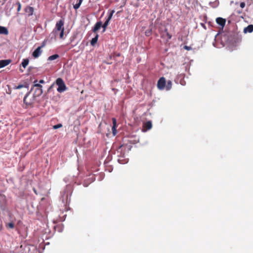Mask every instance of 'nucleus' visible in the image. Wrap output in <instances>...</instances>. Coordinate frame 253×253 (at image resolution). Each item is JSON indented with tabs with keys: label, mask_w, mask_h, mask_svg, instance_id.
<instances>
[{
	"label": "nucleus",
	"mask_w": 253,
	"mask_h": 253,
	"mask_svg": "<svg viewBox=\"0 0 253 253\" xmlns=\"http://www.w3.org/2000/svg\"><path fill=\"white\" fill-rule=\"evenodd\" d=\"M40 84H43L44 83V81L43 80H41L39 82Z\"/></svg>",
	"instance_id": "obj_34"
},
{
	"label": "nucleus",
	"mask_w": 253,
	"mask_h": 253,
	"mask_svg": "<svg viewBox=\"0 0 253 253\" xmlns=\"http://www.w3.org/2000/svg\"><path fill=\"white\" fill-rule=\"evenodd\" d=\"M216 23L221 26L222 28L224 26L225 24V19L221 17H218L216 19Z\"/></svg>",
	"instance_id": "obj_9"
},
{
	"label": "nucleus",
	"mask_w": 253,
	"mask_h": 253,
	"mask_svg": "<svg viewBox=\"0 0 253 253\" xmlns=\"http://www.w3.org/2000/svg\"><path fill=\"white\" fill-rule=\"evenodd\" d=\"M94 175L91 174H89L84 180V186L87 187L90 183L93 182L95 180Z\"/></svg>",
	"instance_id": "obj_4"
},
{
	"label": "nucleus",
	"mask_w": 253,
	"mask_h": 253,
	"mask_svg": "<svg viewBox=\"0 0 253 253\" xmlns=\"http://www.w3.org/2000/svg\"><path fill=\"white\" fill-rule=\"evenodd\" d=\"M102 27V22L98 21L94 25L92 31L94 33H95L97 31H98L101 27Z\"/></svg>",
	"instance_id": "obj_11"
},
{
	"label": "nucleus",
	"mask_w": 253,
	"mask_h": 253,
	"mask_svg": "<svg viewBox=\"0 0 253 253\" xmlns=\"http://www.w3.org/2000/svg\"><path fill=\"white\" fill-rule=\"evenodd\" d=\"M63 25L64 22L62 20H59L56 23L55 28L50 34V36H52L51 38H53V37L55 38L59 33L64 29Z\"/></svg>",
	"instance_id": "obj_1"
},
{
	"label": "nucleus",
	"mask_w": 253,
	"mask_h": 253,
	"mask_svg": "<svg viewBox=\"0 0 253 253\" xmlns=\"http://www.w3.org/2000/svg\"><path fill=\"white\" fill-rule=\"evenodd\" d=\"M42 53L41 47L39 46L33 52V56L34 58H38Z\"/></svg>",
	"instance_id": "obj_6"
},
{
	"label": "nucleus",
	"mask_w": 253,
	"mask_h": 253,
	"mask_svg": "<svg viewBox=\"0 0 253 253\" xmlns=\"http://www.w3.org/2000/svg\"><path fill=\"white\" fill-rule=\"evenodd\" d=\"M82 3V2H80V1H79V2L77 3L74 5V9H78L80 7Z\"/></svg>",
	"instance_id": "obj_24"
},
{
	"label": "nucleus",
	"mask_w": 253,
	"mask_h": 253,
	"mask_svg": "<svg viewBox=\"0 0 253 253\" xmlns=\"http://www.w3.org/2000/svg\"><path fill=\"white\" fill-rule=\"evenodd\" d=\"M20 71L21 72H23V70H21V69H20Z\"/></svg>",
	"instance_id": "obj_39"
},
{
	"label": "nucleus",
	"mask_w": 253,
	"mask_h": 253,
	"mask_svg": "<svg viewBox=\"0 0 253 253\" xmlns=\"http://www.w3.org/2000/svg\"><path fill=\"white\" fill-rule=\"evenodd\" d=\"M167 36L169 39H170L171 37V35H170L168 33H167Z\"/></svg>",
	"instance_id": "obj_35"
},
{
	"label": "nucleus",
	"mask_w": 253,
	"mask_h": 253,
	"mask_svg": "<svg viewBox=\"0 0 253 253\" xmlns=\"http://www.w3.org/2000/svg\"><path fill=\"white\" fill-rule=\"evenodd\" d=\"M112 120H113V126H112V129L113 133L115 135H116V134L117 133V130H116V128L117 122H116V120L115 118H113Z\"/></svg>",
	"instance_id": "obj_16"
},
{
	"label": "nucleus",
	"mask_w": 253,
	"mask_h": 253,
	"mask_svg": "<svg viewBox=\"0 0 253 253\" xmlns=\"http://www.w3.org/2000/svg\"><path fill=\"white\" fill-rule=\"evenodd\" d=\"M218 35H219V34H218V33H217V34L216 35V36H215V38H216V37L218 36Z\"/></svg>",
	"instance_id": "obj_38"
},
{
	"label": "nucleus",
	"mask_w": 253,
	"mask_h": 253,
	"mask_svg": "<svg viewBox=\"0 0 253 253\" xmlns=\"http://www.w3.org/2000/svg\"><path fill=\"white\" fill-rule=\"evenodd\" d=\"M24 86H25L24 85H23V84H19L18 85L16 86L15 88L17 89H21V88H23Z\"/></svg>",
	"instance_id": "obj_29"
},
{
	"label": "nucleus",
	"mask_w": 253,
	"mask_h": 253,
	"mask_svg": "<svg viewBox=\"0 0 253 253\" xmlns=\"http://www.w3.org/2000/svg\"><path fill=\"white\" fill-rule=\"evenodd\" d=\"M144 127L146 128V130L150 129L152 128V125L150 121L147 122L144 124Z\"/></svg>",
	"instance_id": "obj_19"
},
{
	"label": "nucleus",
	"mask_w": 253,
	"mask_h": 253,
	"mask_svg": "<svg viewBox=\"0 0 253 253\" xmlns=\"http://www.w3.org/2000/svg\"><path fill=\"white\" fill-rule=\"evenodd\" d=\"M212 44L214 47H217V46H216L215 42H213Z\"/></svg>",
	"instance_id": "obj_36"
},
{
	"label": "nucleus",
	"mask_w": 253,
	"mask_h": 253,
	"mask_svg": "<svg viewBox=\"0 0 253 253\" xmlns=\"http://www.w3.org/2000/svg\"><path fill=\"white\" fill-rule=\"evenodd\" d=\"M64 30H62L61 32L59 33L58 34H59V37L60 39H62L63 38L64 36Z\"/></svg>",
	"instance_id": "obj_27"
},
{
	"label": "nucleus",
	"mask_w": 253,
	"mask_h": 253,
	"mask_svg": "<svg viewBox=\"0 0 253 253\" xmlns=\"http://www.w3.org/2000/svg\"><path fill=\"white\" fill-rule=\"evenodd\" d=\"M58 57H59V55L57 54H54V55L49 56L48 58V60L51 61V60H55L57 58H58Z\"/></svg>",
	"instance_id": "obj_22"
},
{
	"label": "nucleus",
	"mask_w": 253,
	"mask_h": 253,
	"mask_svg": "<svg viewBox=\"0 0 253 253\" xmlns=\"http://www.w3.org/2000/svg\"><path fill=\"white\" fill-rule=\"evenodd\" d=\"M114 12H115V10H114L110 11L109 12L108 17L106 19L105 22H104L103 25L102 24V27L103 28V32L105 31L106 27L108 25L109 23L110 20L111 19V18L112 17V16H113V15Z\"/></svg>",
	"instance_id": "obj_3"
},
{
	"label": "nucleus",
	"mask_w": 253,
	"mask_h": 253,
	"mask_svg": "<svg viewBox=\"0 0 253 253\" xmlns=\"http://www.w3.org/2000/svg\"><path fill=\"white\" fill-rule=\"evenodd\" d=\"M172 86V83L170 81H168L167 84H166L165 88L167 90H169L171 89Z\"/></svg>",
	"instance_id": "obj_20"
},
{
	"label": "nucleus",
	"mask_w": 253,
	"mask_h": 253,
	"mask_svg": "<svg viewBox=\"0 0 253 253\" xmlns=\"http://www.w3.org/2000/svg\"><path fill=\"white\" fill-rule=\"evenodd\" d=\"M30 93V92H28L26 95L25 96H24V99H23V101H24V103H25L26 105H31L32 102L30 101V102H27L26 99H27V97L29 95Z\"/></svg>",
	"instance_id": "obj_21"
},
{
	"label": "nucleus",
	"mask_w": 253,
	"mask_h": 253,
	"mask_svg": "<svg viewBox=\"0 0 253 253\" xmlns=\"http://www.w3.org/2000/svg\"><path fill=\"white\" fill-rule=\"evenodd\" d=\"M34 192H35L36 194H37V191H36V190L35 189H34Z\"/></svg>",
	"instance_id": "obj_37"
},
{
	"label": "nucleus",
	"mask_w": 253,
	"mask_h": 253,
	"mask_svg": "<svg viewBox=\"0 0 253 253\" xmlns=\"http://www.w3.org/2000/svg\"><path fill=\"white\" fill-rule=\"evenodd\" d=\"M11 62L10 59L0 60V68L4 67Z\"/></svg>",
	"instance_id": "obj_10"
},
{
	"label": "nucleus",
	"mask_w": 253,
	"mask_h": 253,
	"mask_svg": "<svg viewBox=\"0 0 253 253\" xmlns=\"http://www.w3.org/2000/svg\"><path fill=\"white\" fill-rule=\"evenodd\" d=\"M0 201H5V196L0 194Z\"/></svg>",
	"instance_id": "obj_30"
},
{
	"label": "nucleus",
	"mask_w": 253,
	"mask_h": 253,
	"mask_svg": "<svg viewBox=\"0 0 253 253\" xmlns=\"http://www.w3.org/2000/svg\"><path fill=\"white\" fill-rule=\"evenodd\" d=\"M253 31V25H249L244 29L245 33H252Z\"/></svg>",
	"instance_id": "obj_12"
},
{
	"label": "nucleus",
	"mask_w": 253,
	"mask_h": 253,
	"mask_svg": "<svg viewBox=\"0 0 253 253\" xmlns=\"http://www.w3.org/2000/svg\"><path fill=\"white\" fill-rule=\"evenodd\" d=\"M83 0H79V1H80V2H83Z\"/></svg>",
	"instance_id": "obj_40"
},
{
	"label": "nucleus",
	"mask_w": 253,
	"mask_h": 253,
	"mask_svg": "<svg viewBox=\"0 0 253 253\" xmlns=\"http://www.w3.org/2000/svg\"><path fill=\"white\" fill-rule=\"evenodd\" d=\"M218 3H219V2L216 0L213 2H210V4L211 7L215 8L217 6V5H218Z\"/></svg>",
	"instance_id": "obj_23"
},
{
	"label": "nucleus",
	"mask_w": 253,
	"mask_h": 253,
	"mask_svg": "<svg viewBox=\"0 0 253 253\" xmlns=\"http://www.w3.org/2000/svg\"><path fill=\"white\" fill-rule=\"evenodd\" d=\"M166 81L164 77H161L158 81L157 87L160 90H163L165 88Z\"/></svg>",
	"instance_id": "obj_5"
},
{
	"label": "nucleus",
	"mask_w": 253,
	"mask_h": 253,
	"mask_svg": "<svg viewBox=\"0 0 253 253\" xmlns=\"http://www.w3.org/2000/svg\"><path fill=\"white\" fill-rule=\"evenodd\" d=\"M29 62V61L28 58H25V59H23L22 62L21 63V65H22V67L24 68H25L28 65Z\"/></svg>",
	"instance_id": "obj_18"
},
{
	"label": "nucleus",
	"mask_w": 253,
	"mask_h": 253,
	"mask_svg": "<svg viewBox=\"0 0 253 253\" xmlns=\"http://www.w3.org/2000/svg\"><path fill=\"white\" fill-rule=\"evenodd\" d=\"M62 125L61 124H57L56 125H54L53 126V128L55 129H57V128H59L61 127H62Z\"/></svg>",
	"instance_id": "obj_26"
},
{
	"label": "nucleus",
	"mask_w": 253,
	"mask_h": 253,
	"mask_svg": "<svg viewBox=\"0 0 253 253\" xmlns=\"http://www.w3.org/2000/svg\"><path fill=\"white\" fill-rule=\"evenodd\" d=\"M42 88H36L33 94V97L35 98L36 97L40 96L42 94Z\"/></svg>",
	"instance_id": "obj_7"
},
{
	"label": "nucleus",
	"mask_w": 253,
	"mask_h": 253,
	"mask_svg": "<svg viewBox=\"0 0 253 253\" xmlns=\"http://www.w3.org/2000/svg\"><path fill=\"white\" fill-rule=\"evenodd\" d=\"M34 9L33 7L27 6L25 8V12L29 16H32L33 14Z\"/></svg>",
	"instance_id": "obj_8"
},
{
	"label": "nucleus",
	"mask_w": 253,
	"mask_h": 253,
	"mask_svg": "<svg viewBox=\"0 0 253 253\" xmlns=\"http://www.w3.org/2000/svg\"><path fill=\"white\" fill-rule=\"evenodd\" d=\"M17 4H18L17 11L18 12L21 9V4H20V3L19 2H17Z\"/></svg>",
	"instance_id": "obj_32"
},
{
	"label": "nucleus",
	"mask_w": 253,
	"mask_h": 253,
	"mask_svg": "<svg viewBox=\"0 0 253 253\" xmlns=\"http://www.w3.org/2000/svg\"><path fill=\"white\" fill-rule=\"evenodd\" d=\"M245 6V3L244 2H241L240 7L242 8H244Z\"/></svg>",
	"instance_id": "obj_33"
},
{
	"label": "nucleus",
	"mask_w": 253,
	"mask_h": 253,
	"mask_svg": "<svg viewBox=\"0 0 253 253\" xmlns=\"http://www.w3.org/2000/svg\"><path fill=\"white\" fill-rule=\"evenodd\" d=\"M37 82V80L34 82L35 84L33 85V87H36V88H42V85H41L40 84H36V83Z\"/></svg>",
	"instance_id": "obj_25"
},
{
	"label": "nucleus",
	"mask_w": 253,
	"mask_h": 253,
	"mask_svg": "<svg viewBox=\"0 0 253 253\" xmlns=\"http://www.w3.org/2000/svg\"><path fill=\"white\" fill-rule=\"evenodd\" d=\"M0 34L7 35L8 34L7 29L5 27L0 26Z\"/></svg>",
	"instance_id": "obj_14"
},
{
	"label": "nucleus",
	"mask_w": 253,
	"mask_h": 253,
	"mask_svg": "<svg viewBox=\"0 0 253 253\" xmlns=\"http://www.w3.org/2000/svg\"><path fill=\"white\" fill-rule=\"evenodd\" d=\"M98 35L96 34V36H95V37L92 38L90 44H91V45L93 46L96 43V42L98 41Z\"/></svg>",
	"instance_id": "obj_17"
},
{
	"label": "nucleus",
	"mask_w": 253,
	"mask_h": 253,
	"mask_svg": "<svg viewBox=\"0 0 253 253\" xmlns=\"http://www.w3.org/2000/svg\"><path fill=\"white\" fill-rule=\"evenodd\" d=\"M124 156H120V158L118 159V161L120 164H125L128 162V159H124Z\"/></svg>",
	"instance_id": "obj_15"
},
{
	"label": "nucleus",
	"mask_w": 253,
	"mask_h": 253,
	"mask_svg": "<svg viewBox=\"0 0 253 253\" xmlns=\"http://www.w3.org/2000/svg\"><path fill=\"white\" fill-rule=\"evenodd\" d=\"M7 226H8L10 228H13L14 227V225L13 223L10 222L7 224Z\"/></svg>",
	"instance_id": "obj_28"
},
{
	"label": "nucleus",
	"mask_w": 253,
	"mask_h": 253,
	"mask_svg": "<svg viewBox=\"0 0 253 253\" xmlns=\"http://www.w3.org/2000/svg\"><path fill=\"white\" fill-rule=\"evenodd\" d=\"M56 84L58 85L57 88L58 92L62 93L67 89L65 84L61 78H57L56 80Z\"/></svg>",
	"instance_id": "obj_2"
},
{
	"label": "nucleus",
	"mask_w": 253,
	"mask_h": 253,
	"mask_svg": "<svg viewBox=\"0 0 253 253\" xmlns=\"http://www.w3.org/2000/svg\"><path fill=\"white\" fill-rule=\"evenodd\" d=\"M0 208L2 211H5L6 209V199L5 196V201H0Z\"/></svg>",
	"instance_id": "obj_13"
},
{
	"label": "nucleus",
	"mask_w": 253,
	"mask_h": 253,
	"mask_svg": "<svg viewBox=\"0 0 253 253\" xmlns=\"http://www.w3.org/2000/svg\"><path fill=\"white\" fill-rule=\"evenodd\" d=\"M184 48L187 50H190L192 49V47L191 46H189L187 45H185L184 46Z\"/></svg>",
	"instance_id": "obj_31"
}]
</instances>
